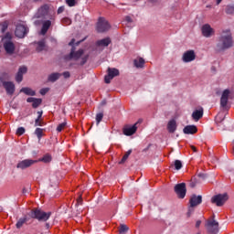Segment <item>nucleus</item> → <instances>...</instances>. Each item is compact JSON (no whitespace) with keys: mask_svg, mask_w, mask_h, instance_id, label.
I'll return each mask as SVG.
<instances>
[{"mask_svg":"<svg viewBox=\"0 0 234 234\" xmlns=\"http://www.w3.org/2000/svg\"><path fill=\"white\" fill-rule=\"evenodd\" d=\"M37 45L36 48L37 52H43V50H45V47H46L45 40H40L37 42Z\"/></svg>","mask_w":234,"mask_h":234,"instance_id":"obj_29","label":"nucleus"},{"mask_svg":"<svg viewBox=\"0 0 234 234\" xmlns=\"http://www.w3.org/2000/svg\"><path fill=\"white\" fill-rule=\"evenodd\" d=\"M37 162H43L44 164H49V162H52V155L49 154H46L42 158H39L37 160Z\"/></svg>","mask_w":234,"mask_h":234,"instance_id":"obj_28","label":"nucleus"},{"mask_svg":"<svg viewBox=\"0 0 234 234\" xmlns=\"http://www.w3.org/2000/svg\"><path fill=\"white\" fill-rule=\"evenodd\" d=\"M16 81H17V83H21V81H23V74L19 73V71L16 73Z\"/></svg>","mask_w":234,"mask_h":234,"instance_id":"obj_40","label":"nucleus"},{"mask_svg":"<svg viewBox=\"0 0 234 234\" xmlns=\"http://www.w3.org/2000/svg\"><path fill=\"white\" fill-rule=\"evenodd\" d=\"M27 222H28V218L27 216H24L23 218H20L16 224V228L17 229H21V228H23V225L27 224Z\"/></svg>","mask_w":234,"mask_h":234,"instance_id":"obj_24","label":"nucleus"},{"mask_svg":"<svg viewBox=\"0 0 234 234\" xmlns=\"http://www.w3.org/2000/svg\"><path fill=\"white\" fill-rule=\"evenodd\" d=\"M48 10H50L48 5H42L37 12L38 17H46V16H48Z\"/></svg>","mask_w":234,"mask_h":234,"instance_id":"obj_19","label":"nucleus"},{"mask_svg":"<svg viewBox=\"0 0 234 234\" xmlns=\"http://www.w3.org/2000/svg\"><path fill=\"white\" fill-rule=\"evenodd\" d=\"M88 60H89V55L82 57L80 65L81 66L85 65V63H87Z\"/></svg>","mask_w":234,"mask_h":234,"instance_id":"obj_43","label":"nucleus"},{"mask_svg":"<svg viewBox=\"0 0 234 234\" xmlns=\"http://www.w3.org/2000/svg\"><path fill=\"white\" fill-rule=\"evenodd\" d=\"M35 134L38 138V140H41V138H43V129L42 128H37L35 130Z\"/></svg>","mask_w":234,"mask_h":234,"instance_id":"obj_33","label":"nucleus"},{"mask_svg":"<svg viewBox=\"0 0 234 234\" xmlns=\"http://www.w3.org/2000/svg\"><path fill=\"white\" fill-rule=\"evenodd\" d=\"M228 100H229V99H226V98L221 97V99H220V105H221L222 107H226V105H228Z\"/></svg>","mask_w":234,"mask_h":234,"instance_id":"obj_44","label":"nucleus"},{"mask_svg":"<svg viewBox=\"0 0 234 234\" xmlns=\"http://www.w3.org/2000/svg\"><path fill=\"white\" fill-rule=\"evenodd\" d=\"M2 42L6 54L12 56V54L16 52V44H14L12 41V35H10V33H6L5 36L2 38Z\"/></svg>","mask_w":234,"mask_h":234,"instance_id":"obj_2","label":"nucleus"},{"mask_svg":"<svg viewBox=\"0 0 234 234\" xmlns=\"http://www.w3.org/2000/svg\"><path fill=\"white\" fill-rule=\"evenodd\" d=\"M221 98H225L227 100L229 99V90H225L221 95Z\"/></svg>","mask_w":234,"mask_h":234,"instance_id":"obj_42","label":"nucleus"},{"mask_svg":"<svg viewBox=\"0 0 234 234\" xmlns=\"http://www.w3.org/2000/svg\"><path fill=\"white\" fill-rule=\"evenodd\" d=\"M47 228H49L50 225H48V223L46 224Z\"/></svg>","mask_w":234,"mask_h":234,"instance_id":"obj_61","label":"nucleus"},{"mask_svg":"<svg viewBox=\"0 0 234 234\" xmlns=\"http://www.w3.org/2000/svg\"><path fill=\"white\" fill-rule=\"evenodd\" d=\"M61 23L62 25H71L72 20H70L69 17H64L62 18Z\"/></svg>","mask_w":234,"mask_h":234,"instance_id":"obj_39","label":"nucleus"},{"mask_svg":"<svg viewBox=\"0 0 234 234\" xmlns=\"http://www.w3.org/2000/svg\"><path fill=\"white\" fill-rule=\"evenodd\" d=\"M2 85L6 91V94L12 96L16 92V84L12 81H3Z\"/></svg>","mask_w":234,"mask_h":234,"instance_id":"obj_12","label":"nucleus"},{"mask_svg":"<svg viewBox=\"0 0 234 234\" xmlns=\"http://www.w3.org/2000/svg\"><path fill=\"white\" fill-rule=\"evenodd\" d=\"M37 114H38V116H37V118L36 119V123H37V125H38L39 123V120H41V117L43 116V111H41V112H37Z\"/></svg>","mask_w":234,"mask_h":234,"instance_id":"obj_47","label":"nucleus"},{"mask_svg":"<svg viewBox=\"0 0 234 234\" xmlns=\"http://www.w3.org/2000/svg\"><path fill=\"white\" fill-rule=\"evenodd\" d=\"M225 12L226 14L231 16L234 14V5H229L226 6L225 8Z\"/></svg>","mask_w":234,"mask_h":234,"instance_id":"obj_32","label":"nucleus"},{"mask_svg":"<svg viewBox=\"0 0 234 234\" xmlns=\"http://www.w3.org/2000/svg\"><path fill=\"white\" fill-rule=\"evenodd\" d=\"M222 121H223V120L221 119L220 121H218V122H219V123H222Z\"/></svg>","mask_w":234,"mask_h":234,"instance_id":"obj_62","label":"nucleus"},{"mask_svg":"<svg viewBox=\"0 0 234 234\" xmlns=\"http://www.w3.org/2000/svg\"><path fill=\"white\" fill-rule=\"evenodd\" d=\"M217 5H219V4H221L222 3V0H217Z\"/></svg>","mask_w":234,"mask_h":234,"instance_id":"obj_58","label":"nucleus"},{"mask_svg":"<svg viewBox=\"0 0 234 234\" xmlns=\"http://www.w3.org/2000/svg\"><path fill=\"white\" fill-rule=\"evenodd\" d=\"M83 49H79L78 51H74V48H72L69 55L65 57V59H75V61H78L81 56H83Z\"/></svg>","mask_w":234,"mask_h":234,"instance_id":"obj_16","label":"nucleus"},{"mask_svg":"<svg viewBox=\"0 0 234 234\" xmlns=\"http://www.w3.org/2000/svg\"><path fill=\"white\" fill-rule=\"evenodd\" d=\"M125 21L127 23H133V18H131V16H125Z\"/></svg>","mask_w":234,"mask_h":234,"instance_id":"obj_53","label":"nucleus"},{"mask_svg":"<svg viewBox=\"0 0 234 234\" xmlns=\"http://www.w3.org/2000/svg\"><path fill=\"white\" fill-rule=\"evenodd\" d=\"M200 224H202V221L201 220H197L196 222V228H200Z\"/></svg>","mask_w":234,"mask_h":234,"instance_id":"obj_54","label":"nucleus"},{"mask_svg":"<svg viewBox=\"0 0 234 234\" xmlns=\"http://www.w3.org/2000/svg\"><path fill=\"white\" fill-rule=\"evenodd\" d=\"M201 32L204 37H211L212 36H215V29L211 27V25L209 24L203 25Z\"/></svg>","mask_w":234,"mask_h":234,"instance_id":"obj_11","label":"nucleus"},{"mask_svg":"<svg viewBox=\"0 0 234 234\" xmlns=\"http://www.w3.org/2000/svg\"><path fill=\"white\" fill-rule=\"evenodd\" d=\"M20 92H23L27 96H36V91L28 87H24L20 90Z\"/></svg>","mask_w":234,"mask_h":234,"instance_id":"obj_26","label":"nucleus"},{"mask_svg":"<svg viewBox=\"0 0 234 234\" xmlns=\"http://www.w3.org/2000/svg\"><path fill=\"white\" fill-rule=\"evenodd\" d=\"M65 127H67V122H61L60 124L58 125L57 127V131L58 133H61V131H63L65 129Z\"/></svg>","mask_w":234,"mask_h":234,"instance_id":"obj_36","label":"nucleus"},{"mask_svg":"<svg viewBox=\"0 0 234 234\" xmlns=\"http://www.w3.org/2000/svg\"><path fill=\"white\" fill-rule=\"evenodd\" d=\"M81 202H83V199H81V197H80V198L77 200V204H81Z\"/></svg>","mask_w":234,"mask_h":234,"instance_id":"obj_56","label":"nucleus"},{"mask_svg":"<svg viewBox=\"0 0 234 234\" xmlns=\"http://www.w3.org/2000/svg\"><path fill=\"white\" fill-rule=\"evenodd\" d=\"M142 122L143 120L139 119L133 125H124L122 128V133L124 136H133V134H135L136 131H138V125H140Z\"/></svg>","mask_w":234,"mask_h":234,"instance_id":"obj_5","label":"nucleus"},{"mask_svg":"<svg viewBox=\"0 0 234 234\" xmlns=\"http://www.w3.org/2000/svg\"><path fill=\"white\" fill-rule=\"evenodd\" d=\"M110 28H111V25H109V22L104 18L100 17L97 23V32L99 33L107 32V30H109Z\"/></svg>","mask_w":234,"mask_h":234,"instance_id":"obj_7","label":"nucleus"},{"mask_svg":"<svg viewBox=\"0 0 234 234\" xmlns=\"http://www.w3.org/2000/svg\"><path fill=\"white\" fill-rule=\"evenodd\" d=\"M103 120V112H99L96 114L97 125H100V122Z\"/></svg>","mask_w":234,"mask_h":234,"instance_id":"obj_35","label":"nucleus"},{"mask_svg":"<svg viewBox=\"0 0 234 234\" xmlns=\"http://www.w3.org/2000/svg\"><path fill=\"white\" fill-rule=\"evenodd\" d=\"M228 194H218L211 198L212 204H216L218 207L224 206L228 200Z\"/></svg>","mask_w":234,"mask_h":234,"instance_id":"obj_6","label":"nucleus"},{"mask_svg":"<svg viewBox=\"0 0 234 234\" xmlns=\"http://www.w3.org/2000/svg\"><path fill=\"white\" fill-rule=\"evenodd\" d=\"M26 132L25 127H18L16 134V136H23V133Z\"/></svg>","mask_w":234,"mask_h":234,"instance_id":"obj_37","label":"nucleus"},{"mask_svg":"<svg viewBox=\"0 0 234 234\" xmlns=\"http://www.w3.org/2000/svg\"><path fill=\"white\" fill-rule=\"evenodd\" d=\"M197 179L200 182V180L206 179V176L204 174H198Z\"/></svg>","mask_w":234,"mask_h":234,"instance_id":"obj_49","label":"nucleus"},{"mask_svg":"<svg viewBox=\"0 0 234 234\" xmlns=\"http://www.w3.org/2000/svg\"><path fill=\"white\" fill-rule=\"evenodd\" d=\"M233 47V35L231 30L223 29L218 37V43L216 44V52H226Z\"/></svg>","mask_w":234,"mask_h":234,"instance_id":"obj_1","label":"nucleus"},{"mask_svg":"<svg viewBox=\"0 0 234 234\" xmlns=\"http://www.w3.org/2000/svg\"><path fill=\"white\" fill-rule=\"evenodd\" d=\"M131 153H133V150H129L128 152H126L119 164H125V162H127V158H129V156L131 155Z\"/></svg>","mask_w":234,"mask_h":234,"instance_id":"obj_31","label":"nucleus"},{"mask_svg":"<svg viewBox=\"0 0 234 234\" xmlns=\"http://www.w3.org/2000/svg\"><path fill=\"white\" fill-rule=\"evenodd\" d=\"M65 12V6H60L58 8L57 14H63Z\"/></svg>","mask_w":234,"mask_h":234,"instance_id":"obj_50","label":"nucleus"},{"mask_svg":"<svg viewBox=\"0 0 234 234\" xmlns=\"http://www.w3.org/2000/svg\"><path fill=\"white\" fill-rule=\"evenodd\" d=\"M52 26V22L50 20H46L42 24V28H41V35L45 36L47 32H48V28Z\"/></svg>","mask_w":234,"mask_h":234,"instance_id":"obj_21","label":"nucleus"},{"mask_svg":"<svg viewBox=\"0 0 234 234\" xmlns=\"http://www.w3.org/2000/svg\"><path fill=\"white\" fill-rule=\"evenodd\" d=\"M133 65L136 69H144V65H145V59L144 58H139L133 60Z\"/></svg>","mask_w":234,"mask_h":234,"instance_id":"obj_25","label":"nucleus"},{"mask_svg":"<svg viewBox=\"0 0 234 234\" xmlns=\"http://www.w3.org/2000/svg\"><path fill=\"white\" fill-rule=\"evenodd\" d=\"M27 67L26 66H22V67H20L19 69H18V72L20 73V74H27Z\"/></svg>","mask_w":234,"mask_h":234,"instance_id":"obj_41","label":"nucleus"},{"mask_svg":"<svg viewBox=\"0 0 234 234\" xmlns=\"http://www.w3.org/2000/svg\"><path fill=\"white\" fill-rule=\"evenodd\" d=\"M34 164H37V160L26 159V160L20 161L16 165V167H17V169H27V168L30 167L31 165H34Z\"/></svg>","mask_w":234,"mask_h":234,"instance_id":"obj_14","label":"nucleus"},{"mask_svg":"<svg viewBox=\"0 0 234 234\" xmlns=\"http://www.w3.org/2000/svg\"><path fill=\"white\" fill-rule=\"evenodd\" d=\"M62 76H63L65 79L70 78V72L65 71V72L62 73Z\"/></svg>","mask_w":234,"mask_h":234,"instance_id":"obj_51","label":"nucleus"},{"mask_svg":"<svg viewBox=\"0 0 234 234\" xmlns=\"http://www.w3.org/2000/svg\"><path fill=\"white\" fill-rule=\"evenodd\" d=\"M59 78H61V74L60 73H51L48 77V80L50 81L51 83H55V81H58V80Z\"/></svg>","mask_w":234,"mask_h":234,"instance_id":"obj_27","label":"nucleus"},{"mask_svg":"<svg viewBox=\"0 0 234 234\" xmlns=\"http://www.w3.org/2000/svg\"><path fill=\"white\" fill-rule=\"evenodd\" d=\"M192 151H193L194 153H197V147H192Z\"/></svg>","mask_w":234,"mask_h":234,"instance_id":"obj_59","label":"nucleus"},{"mask_svg":"<svg viewBox=\"0 0 234 234\" xmlns=\"http://www.w3.org/2000/svg\"><path fill=\"white\" fill-rule=\"evenodd\" d=\"M28 34V28L23 25H17L15 30V35L16 37L23 38Z\"/></svg>","mask_w":234,"mask_h":234,"instance_id":"obj_13","label":"nucleus"},{"mask_svg":"<svg viewBox=\"0 0 234 234\" xmlns=\"http://www.w3.org/2000/svg\"><path fill=\"white\" fill-rule=\"evenodd\" d=\"M204 116V109L201 108L199 110H196L192 113V118L195 120V122H198Z\"/></svg>","mask_w":234,"mask_h":234,"instance_id":"obj_20","label":"nucleus"},{"mask_svg":"<svg viewBox=\"0 0 234 234\" xmlns=\"http://www.w3.org/2000/svg\"><path fill=\"white\" fill-rule=\"evenodd\" d=\"M47 92H48V89H42V90H40V94L42 96H45V94H47Z\"/></svg>","mask_w":234,"mask_h":234,"instance_id":"obj_52","label":"nucleus"},{"mask_svg":"<svg viewBox=\"0 0 234 234\" xmlns=\"http://www.w3.org/2000/svg\"><path fill=\"white\" fill-rule=\"evenodd\" d=\"M127 231H129V228L127 225L121 224L119 226V234H125V233H127Z\"/></svg>","mask_w":234,"mask_h":234,"instance_id":"obj_30","label":"nucleus"},{"mask_svg":"<svg viewBox=\"0 0 234 234\" xmlns=\"http://www.w3.org/2000/svg\"><path fill=\"white\" fill-rule=\"evenodd\" d=\"M175 192L178 198H186V193L187 189L186 188V183H180L175 186Z\"/></svg>","mask_w":234,"mask_h":234,"instance_id":"obj_9","label":"nucleus"},{"mask_svg":"<svg viewBox=\"0 0 234 234\" xmlns=\"http://www.w3.org/2000/svg\"><path fill=\"white\" fill-rule=\"evenodd\" d=\"M75 41L76 40L74 38H72L71 41L69 43V47H72V45H74Z\"/></svg>","mask_w":234,"mask_h":234,"instance_id":"obj_55","label":"nucleus"},{"mask_svg":"<svg viewBox=\"0 0 234 234\" xmlns=\"http://www.w3.org/2000/svg\"><path fill=\"white\" fill-rule=\"evenodd\" d=\"M167 131L168 133H175L176 131V121L175 119L168 122Z\"/></svg>","mask_w":234,"mask_h":234,"instance_id":"obj_23","label":"nucleus"},{"mask_svg":"<svg viewBox=\"0 0 234 234\" xmlns=\"http://www.w3.org/2000/svg\"><path fill=\"white\" fill-rule=\"evenodd\" d=\"M174 167H175V169H176V171H180V168L182 167V161L176 160L174 162Z\"/></svg>","mask_w":234,"mask_h":234,"instance_id":"obj_34","label":"nucleus"},{"mask_svg":"<svg viewBox=\"0 0 234 234\" xmlns=\"http://www.w3.org/2000/svg\"><path fill=\"white\" fill-rule=\"evenodd\" d=\"M7 28H8V23L4 22V23L2 24L1 31H2L3 33H5V32H6Z\"/></svg>","mask_w":234,"mask_h":234,"instance_id":"obj_45","label":"nucleus"},{"mask_svg":"<svg viewBox=\"0 0 234 234\" xmlns=\"http://www.w3.org/2000/svg\"><path fill=\"white\" fill-rule=\"evenodd\" d=\"M101 105H107V101H102L101 102Z\"/></svg>","mask_w":234,"mask_h":234,"instance_id":"obj_57","label":"nucleus"},{"mask_svg":"<svg viewBox=\"0 0 234 234\" xmlns=\"http://www.w3.org/2000/svg\"><path fill=\"white\" fill-rule=\"evenodd\" d=\"M27 103H32L33 109H37V107H39V105H41V103H43L42 99H37V98H34V97L27 98Z\"/></svg>","mask_w":234,"mask_h":234,"instance_id":"obj_17","label":"nucleus"},{"mask_svg":"<svg viewBox=\"0 0 234 234\" xmlns=\"http://www.w3.org/2000/svg\"><path fill=\"white\" fill-rule=\"evenodd\" d=\"M68 6H76V0H66Z\"/></svg>","mask_w":234,"mask_h":234,"instance_id":"obj_46","label":"nucleus"},{"mask_svg":"<svg viewBox=\"0 0 234 234\" xmlns=\"http://www.w3.org/2000/svg\"><path fill=\"white\" fill-rule=\"evenodd\" d=\"M50 212H45L39 208H36L30 212L31 218H37L39 222H47L50 218Z\"/></svg>","mask_w":234,"mask_h":234,"instance_id":"obj_3","label":"nucleus"},{"mask_svg":"<svg viewBox=\"0 0 234 234\" xmlns=\"http://www.w3.org/2000/svg\"><path fill=\"white\" fill-rule=\"evenodd\" d=\"M190 206L188 207V211L186 213L187 217H191L193 215L195 209L193 207H197V206H200L202 204V196L193 195L189 199Z\"/></svg>","mask_w":234,"mask_h":234,"instance_id":"obj_4","label":"nucleus"},{"mask_svg":"<svg viewBox=\"0 0 234 234\" xmlns=\"http://www.w3.org/2000/svg\"><path fill=\"white\" fill-rule=\"evenodd\" d=\"M205 226L208 233H218V222L216 220H209Z\"/></svg>","mask_w":234,"mask_h":234,"instance_id":"obj_15","label":"nucleus"},{"mask_svg":"<svg viewBox=\"0 0 234 234\" xmlns=\"http://www.w3.org/2000/svg\"><path fill=\"white\" fill-rule=\"evenodd\" d=\"M112 43L111 37L102 38L96 42V47H108Z\"/></svg>","mask_w":234,"mask_h":234,"instance_id":"obj_22","label":"nucleus"},{"mask_svg":"<svg viewBox=\"0 0 234 234\" xmlns=\"http://www.w3.org/2000/svg\"><path fill=\"white\" fill-rule=\"evenodd\" d=\"M183 133L185 134H197V133H198V129L196 125H186L184 128Z\"/></svg>","mask_w":234,"mask_h":234,"instance_id":"obj_18","label":"nucleus"},{"mask_svg":"<svg viewBox=\"0 0 234 234\" xmlns=\"http://www.w3.org/2000/svg\"><path fill=\"white\" fill-rule=\"evenodd\" d=\"M28 191L27 190V188H24L23 189V193L25 194V193H27Z\"/></svg>","mask_w":234,"mask_h":234,"instance_id":"obj_60","label":"nucleus"},{"mask_svg":"<svg viewBox=\"0 0 234 234\" xmlns=\"http://www.w3.org/2000/svg\"><path fill=\"white\" fill-rule=\"evenodd\" d=\"M107 72L108 75L104 77V81L108 84L111 83V80L116 78V76H120V70L116 68H108Z\"/></svg>","mask_w":234,"mask_h":234,"instance_id":"obj_8","label":"nucleus"},{"mask_svg":"<svg viewBox=\"0 0 234 234\" xmlns=\"http://www.w3.org/2000/svg\"><path fill=\"white\" fill-rule=\"evenodd\" d=\"M35 3H37V1H39V0H33Z\"/></svg>","mask_w":234,"mask_h":234,"instance_id":"obj_63","label":"nucleus"},{"mask_svg":"<svg viewBox=\"0 0 234 234\" xmlns=\"http://www.w3.org/2000/svg\"><path fill=\"white\" fill-rule=\"evenodd\" d=\"M232 144H233V146H234V140H233Z\"/></svg>","mask_w":234,"mask_h":234,"instance_id":"obj_64","label":"nucleus"},{"mask_svg":"<svg viewBox=\"0 0 234 234\" xmlns=\"http://www.w3.org/2000/svg\"><path fill=\"white\" fill-rule=\"evenodd\" d=\"M197 184H200V181H198L197 178H194L191 180L189 186H190V187H197Z\"/></svg>","mask_w":234,"mask_h":234,"instance_id":"obj_38","label":"nucleus"},{"mask_svg":"<svg viewBox=\"0 0 234 234\" xmlns=\"http://www.w3.org/2000/svg\"><path fill=\"white\" fill-rule=\"evenodd\" d=\"M38 124H37L36 120H35V127H43L45 125V122H42L41 120H38Z\"/></svg>","mask_w":234,"mask_h":234,"instance_id":"obj_48","label":"nucleus"},{"mask_svg":"<svg viewBox=\"0 0 234 234\" xmlns=\"http://www.w3.org/2000/svg\"><path fill=\"white\" fill-rule=\"evenodd\" d=\"M197 59V54H195V50L190 49L186 51L182 56V61L184 63H191V61H195Z\"/></svg>","mask_w":234,"mask_h":234,"instance_id":"obj_10","label":"nucleus"}]
</instances>
